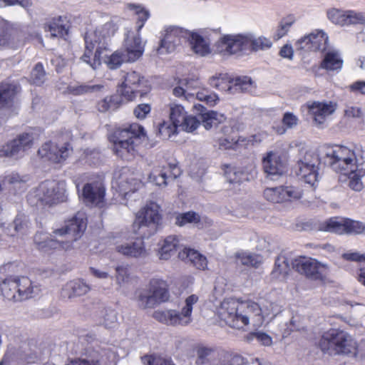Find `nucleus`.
Returning a JSON list of instances; mask_svg holds the SVG:
<instances>
[{"mask_svg": "<svg viewBox=\"0 0 365 365\" xmlns=\"http://www.w3.org/2000/svg\"><path fill=\"white\" fill-rule=\"evenodd\" d=\"M321 351L328 356H356L358 343L348 332L339 329H329L318 341Z\"/></svg>", "mask_w": 365, "mask_h": 365, "instance_id": "1", "label": "nucleus"}, {"mask_svg": "<svg viewBox=\"0 0 365 365\" xmlns=\"http://www.w3.org/2000/svg\"><path fill=\"white\" fill-rule=\"evenodd\" d=\"M145 135L143 126L133 123L125 128H115L108 136L114 153L123 160H131L135 153L136 142Z\"/></svg>", "mask_w": 365, "mask_h": 365, "instance_id": "2", "label": "nucleus"}, {"mask_svg": "<svg viewBox=\"0 0 365 365\" xmlns=\"http://www.w3.org/2000/svg\"><path fill=\"white\" fill-rule=\"evenodd\" d=\"M160 208L156 202H150L138 212L133 230L140 237L148 238L158 231L162 220Z\"/></svg>", "mask_w": 365, "mask_h": 365, "instance_id": "3", "label": "nucleus"}, {"mask_svg": "<svg viewBox=\"0 0 365 365\" xmlns=\"http://www.w3.org/2000/svg\"><path fill=\"white\" fill-rule=\"evenodd\" d=\"M271 46V41L264 37L252 38L247 36L237 35L224 36L219 46L221 48L220 51H224L230 54H233L247 48L258 51L269 48Z\"/></svg>", "mask_w": 365, "mask_h": 365, "instance_id": "4", "label": "nucleus"}, {"mask_svg": "<svg viewBox=\"0 0 365 365\" xmlns=\"http://www.w3.org/2000/svg\"><path fill=\"white\" fill-rule=\"evenodd\" d=\"M124 47V51H117L108 58L107 64L109 68L116 69L123 62H134L142 56L144 51V45L138 34L128 35Z\"/></svg>", "mask_w": 365, "mask_h": 365, "instance_id": "5", "label": "nucleus"}, {"mask_svg": "<svg viewBox=\"0 0 365 365\" xmlns=\"http://www.w3.org/2000/svg\"><path fill=\"white\" fill-rule=\"evenodd\" d=\"M354 154L349 148L336 145L327 147L324 157V163L336 172L344 173L346 175L353 172Z\"/></svg>", "mask_w": 365, "mask_h": 365, "instance_id": "6", "label": "nucleus"}, {"mask_svg": "<svg viewBox=\"0 0 365 365\" xmlns=\"http://www.w3.org/2000/svg\"><path fill=\"white\" fill-rule=\"evenodd\" d=\"M195 107L199 111L200 119L195 116L186 115L178 126L182 130L186 132L194 131L200 124V121L205 128L209 130L213 126L222 123L226 119L224 114L213 110H207V108L202 105L197 104Z\"/></svg>", "mask_w": 365, "mask_h": 365, "instance_id": "7", "label": "nucleus"}, {"mask_svg": "<svg viewBox=\"0 0 365 365\" xmlns=\"http://www.w3.org/2000/svg\"><path fill=\"white\" fill-rule=\"evenodd\" d=\"M170 292L167 282L153 278L150 281L149 291L142 292L138 297V305L143 309L153 308L162 302L168 301Z\"/></svg>", "mask_w": 365, "mask_h": 365, "instance_id": "8", "label": "nucleus"}, {"mask_svg": "<svg viewBox=\"0 0 365 365\" xmlns=\"http://www.w3.org/2000/svg\"><path fill=\"white\" fill-rule=\"evenodd\" d=\"M319 230L338 235H361L365 230V224L360 221L340 217H331L320 224Z\"/></svg>", "mask_w": 365, "mask_h": 365, "instance_id": "9", "label": "nucleus"}, {"mask_svg": "<svg viewBox=\"0 0 365 365\" xmlns=\"http://www.w3.org/2000/svg\"><path fill=\"white\" fill-rule=\"evenodd\" d=\"M150 90L148 81L135 71L127 73L122 86L118 90L128 101H133L137 96L140 98Z\"/></svg>", "mask_w": 365, "mask_h": 365, "instance_id": "10", "label": "nucleus"}, {"mask_svg": "<svg viewBox=\"0 0 365 365\" xmlns=\"http://www.w3.org/2000/svg\"><path fill=\"white\" fill-rule=\"evenodd\" d=\"M39 200L46 205L57 204L66 200V183L64 181L46 180L38 189Z\"/></svg>", "mask_w": 365, "mask_h": 365, "instance_id": "11", "label": "nucleus"}, {"mask_svg": "<svg viewBox=\"0 0 365 365\" xmlns=\"http://www.w3.org/2000/svg\"><path fill=\"white\" fill-rule=\"evenodd\" d=\"M227 324L239 331L247 332L244 336V340L247 342H251L256 339L261 344L264 346H270L272 344V339L267 334L258 331L261 324H251L250 321H227Z\"/></svg>", "mask_w": 365, "mask_h": 365, "instance_id": "12", "label": "nucleus"}, {"mask_svg": "<svg viewBox=\"0 0 365 365\" xmlns=\"http://www.w3.org/2000/svg\"><path fill=\"white\" fill-rule=\"evenodd\" d=\"M293 269L312 280H323L325 267L316 259L299 257L291 261Z\"/></svg>", "mask_w": 365, "mask_h": 365, "instance_id": "13", "label": "nucleus"}, {"mask_svg": "<svg viewBox=\"0 0 365 365\" xmlns=\"http://www.w3.org/2000/svg\"><path fill=\"white\" fill-rule=\"evenodd\" d=\"M319 164V158L312 153H307L303 160L298 162L297 175L304 180V182L312 186L317 180V166Z\"/></svg>", "mask_w": 365, "mask_h": 365, "instance_id": "14", "label": "nucleus"}, {"mask_svg": "<svg viewBox=\"0 0 365 365\" xmlns=\"http://www.w3.org/2000/svg\"><path fill=\"white\" fill-rule=\"evenodd\" d=\"M327 34L322 30H317L299 39L296 43V46L297 49L305 51H324L327 48Z\"/></svg>", "mask_w": 365, "mask_h": 365, "instance_id": "15", "label": "nucleus"}, {"mask_svg": "<svg viewBox=\"0 0 365 365\" xmlns=\"http://www.w3.org/2000/svg\"><path fill=\"white\" fill-rule=\"evenodd\" d=\"M252 83L251 78L248 76L236 77L230 80L226 84L220 82V78L217 77H212L210 79V84L212 86L223 89L231 94L248 92L251 90Z\"/></svg>", "mask_w": 365, "mask_h": 365, "instance_id": "16", "label": "nucleus"}, {"mask_svg": "<svg viewBox=\"0 0 365 365\" xmlns=\"http://www.w3.org/2000/svg\"><path fill=\"white\" fill-rule=\"evenodd\" d=\"M302 195L301 190L294 186L266 188L264 191L265 199L274 203H279L292 199L297 200L301 198Z\"/></svg>", "mask_w": 365, "mask_h": 365, "instance_id": "17", "label": "nucleus"}, {"mask_svg": "<svg viewBox=\"0 0 365 365\" xmlns=\"http://www.w3.org/2000/svg\"><path fill=\"white\" fill-rule=\"evenodd\" d=\"M86 228V223L83 219L76 216L66 221L63 227L55 230L53 233L61 237L65 236L66 242L76 241L82 236Z\"/></svg>", "mask_w": 365, "mask_h": 365, "instance_id": "18", "label": "nucleus"}, {"mask_svg": "<svg viewBox=\"0 0 365 365\" xmlns=\"http://www.w3.org/2000/svg\"><path fill=\"white\" fill-rule=\"evenodd\" d=\"M34 139L32 134L24 133L20 134L17 138L8 143L4 148L3 151L5 155L8 157L19 158L31 148Z\"/></svg>", "mask_w": 365, "mask_h": 365, "instance_id": "19", "label": "nucleus"}, {"mask_svg": "<svg viewBox=\"0 0 365 365\" xmlns=\"http://www.w3.org/2000/svg\"><path fill=\"white\" fill-rule=\"evenodd\" d=\"M68 145L58 147L51 142L44 143L38 150L41 158H45L52 163H59L65 160L69 155Z\"/></svg>", "mask_w": 365, "mask_h": 365, "instance_id": "20", "label": "nucleus"}, {"mask_svg": "<svg viewBox=\"0 0 365 365\" xmlns=\"http://www.w3.org/2000/svg\"><path fill=\"white\" fill-rule=\"evenodd\" d=\"M252 304L250 302H240L239 299L229 298L225 299L221 303L220 309V319H226L227 318H236L239 319V315L242 314L245 308Z\"/></svg>", "mask_w": 365, "mask_h": 365, "instance_id": "21", "label": "nucleus"}, {"mask_svg": "<svg viewBox=\"0 0 365 365\" xmlns=\"http://www.w3.org/2000/svg\"><path fill=\"white\" fill-rule=\"evenodd\" d=\"M264 173L272 180H276L284 173V165L279 155L269 152L262 160Z\"/></svg>", "mask_w": 365, "mask_h": 365, "instance_id": "22", "label": "nucleus"}, {"mask_svg": "<svg viewBox=\"0 0 365 365\" xmlns=\"http://www.w3.org/2000/svg\"><path fill=\"white\" fill-rule=\"evenodd\" d=\"M34 242L36 248L43 252L58 248H66V242L54 239L51 234L38 232L34 237Z\"/></svg>", "mask_w": 365, "mask_h": 365, "instance_id": "23", "label": "nucleus"}, {"mask_svg": "<svg viewBox=\"0 0 365 365\" xmlns=\"http://www.w3.org/2000/svg\"><path fill=\"white\" fill-rule=\"evenodd\" d=\"M15 281L18 286L17 298L19 302L34 297L41 292L39 286L27 277H15Z\"/></svg>", "mask_w": 365, "mask_h": 365, "instance_id": "24", "label": "nucleus"}, {"mask_svg": "<svg viewBox=\"0 0 365 365\" xmlns=\"http://www.w3.org/2000/svg\"><path fill=\"white\" fill-rule=\"evenodd\" d=\"M82 196L86 203L99 205L105 196V188L98 183H86L83 188Z\"/></svg>", "mask_w": 365, "mask_h": 365, "instance_id": "25", "label": "nucleus"}, {"mask_svg": "<svg viewBox=\"0 0 365 365\" xmlns=\"http://www.w3.org/2000/svg\"><path fill=\"white\" fill-rule=\"evenodd\" d=\"M180 31L178 28L167 29L163 38L160 40L158 53L165 54L174 51L180 44V38L177 36Z\"/></svg>", "mask_w": 365, "mask_h": 365, "instance_id": "26", "label": "nucleus"}, {"mask_svg": "<svg viewBox=\"0 0 365 365\" xmlns=\"http://www.w3.org/2000/svg\"><path fill=\"white\" fill-rule=\"evenodd\" d=\"M143 238L137 239L134 242H126L116 247L118 252L130 257H144L146 256Z\"/></svg>", "mask_w": 365, "mask_h": 365, "instance_id": "27", "label": "nucleus"}, {"mask_svg": "<svg viewBox=\"0 0 365 365\" xmlns=\"http://www.w3.org/2000/svg\"><path fill=\"white\" fill-rule=\"evenodd\" d=\"M129 175L130 173L128 168H123L118 172L115 173V178L118 180V185L123 188L125 190H128L125 192L126 195L129 192H135L141 185L140 180L133 177L129 178Z\"/></svg>", "mask_w": 365, "mask_h": 365, "instance_id": "28", "label": "nucleus"}, {"mask_svg": "<svg viewBox=\"0 0 365 365\" xmlns=\"http://www.w3.org/2000/svg\"><path fill=\"white\" fill-rule=\"evenodd\" d=\"M20 87L14 83H0V108L11 106Z\"/></svg>", "mask_w": 365, "mask_h": 365, "instance_id": "29", "label": "nucleus"}, {"mask_svg": "<svg viewBox=\"0 0 365 365\" xmlns=\"http://www.w3.org/2000/svg\"><path fill=\"white\" fill-rule=\"evenodd\" d=\"M197 301L198 297L195 294H192L186 298L185 304L182 308L180 312L173 309L167 310L163 312L164 317L168 319H181V316L189 317L191 315L193 304Z\"/></svg>", "mask_w": 365, "mask_h": 365, "instance_id": "30", "label": "nucleus"}, {"mask_svg": "<svg viewBox=\"0 0 365 365\" xmlns=\"http://www.w3.org/2000/svg\"><path fill=\"white\" fill-rule=\"evenodd\" d=\"M182 239L178 236H168L163 242L160 250V259H168L174 252L181 249L183 244L181 242Z\"/></svg>", "mask_w": 365, "mask_h": 365, "instance_id": "31", "label": "nucleus"}, {"mask_svg": "<svg viewBox=\"0 0 365 365\" xmlns=\"http://www.w3.org/2000/svg\"><path fill=\"white\" fill-rule=\"evenodd\" d=\"M0 293L9 301L19 302L17 298L19 290L15 277H7L0 282Z\"/></svg>", "mask_w": 365, "mask_h": 365, "instance_id": "32", "label": "nucleus"}, {"mask_svg": "<svg viewBox=\"0 0 365 365\" xmlns=\"http://www.w3.org/2000/svg\"><path fill=\"white\" fill-rule=\"evenodd\" d=\"M90 290V287L81 280H73L68 282L63 288V295L68 298L81 296Z\"/></svg>", "mask_w": 365, "mask_h": 365, "instance_id": "33", "label": "nucleus"}, {"mask_svg": "<svg viewBox=\"0 0 365 365\" xmlns=\"http://www.w3.org/2000/svg\"><path fill=\"white\" fill-rule=\"evenodd\" d=\"M187 38L191 48L195 53L204 56L210 52L209 44L202 36L195 32H190L188 34Z\"/></svg>", "mask_w": 365, "mask_h": 365, "instance_id": "34", "label": "nucleus"}, {"mask_svg": "<svg viewBox=\"0 0 365 365\" xmlns=\"http://www.w3.org/2000/svg\"><path fill=\"white\" fill-rule=\"evenodd\" d=\"M178 126L170 120L169 121H163L160 123L155 130V133L163 140H174L178 134Z\"/></svg>", "mask_w": 365, "mask_h": 365, "instance_id": "35", "label": "nucleus"}, {"mask_svg": "<svg viewBox=\"0 0 365 365\" xmlns=\"http://www.w3.org/2000/svg\"><path fill=\"white\" fill-rule=\"evenodd\" d=\"M343 60L337 51H329L321 63V68L329 71L340 70L342 68Z\"/></svg>", "mask_w": 365, "mask_h": 365, "instance_id": "36", "label": "nucleus"}, {"mask_svg": "<svg viewBox=\"0 0 365 365\" xmlns=\"http://www.w3.org/2000/svg\"><path fill=\"white\" fill-rule=\"evenodd\" d=\"M121 101L122 97L119 95L107 96L97 103L96 108L101 113H105L110 109L115 110L119 107Z\"/></svg>", "mask_w": 365, "mask_h": 365, "instance_id": "37", "label": "nucleus"}, {"mask_svg": "<svg viewBox=\"0 0 365 365\" xmlns=\"http://www.w3.org/2000/svg\"><path fill=\"white\" fill-rule=\"evenodd\" d=\"M128 7L130 10L133 11L135 14L138 16L137 19V31L143 27L145 21L150 17V12L144 6L140 4H129Z\"/></svg>", "mask_w": 365, "mask_h": 365, "instance_id": "38", "label": "nucleus"}, {"mask_svg": "<svg viewBox=\"0 0 365 365\" xmlns=\"http://www.w3.org/2000/svg\"><path fill=\"white\" fill-rule=\"evenodd\" d=\"M13 224L17 236H24L29 233L31 227V222L29 217L25 215H17L13 221Z\"/></svg>", "mask_w": 365, "mask_h": 365, "instance_id": "39", "label": "nucleus"}, {"mask_svg": "<svg viewBox=\"0 0 365 365\" xmlns=\"http://www.w3.org/2000/svg\"><path fill=\"white\" fill-rule=\"evenodd\" d=\"M102 88L103 86L101 85L79 84L68 86L67 89L70 94L73 96H81L99 91Z\"/></svg>", "mask_w": 365, "mask_h": 365, "instance_id": "40", "label": "nucleus"}, {"mask_svg": "<svg viewBox=\"0 0 365 365\" xmlns=\"http://www.w3.org/2000/svg\"><path fill=\"white\" fill-rule=\"evenodd\" d=\"M225 175L231 184L241 183L247 180V174L236 168L227 167Z\"/></svg>", "mask_w": 365, "mask_h": 365, "instance_id": "41", "label": "nucleus"}, {"mask_svg": "<svg viewBox=\"0 0 365 365\" xmlns=\"http://www.w3.org/2000/svg\"><path fill=\"white\" fill-rule=\"evenodd\" d=\"M327 18L334 24L346 26L347 11L332 8L327 11Z\"/></svg>", "mask_w": 365, "mask_h": 365, "instance_id": "42", "label": "nucleus"}, {"mask_svg": "<svg viewBox=\"0 0 365 365\" xmlns=\"http://www.w3.org/2000/svg\"><path fill=\"white\" fill-rule=\"evenodd\" d=\"M290 269V264L288 259L284 255H279L275 260L274 267L272 274L277 277L279 275L288 274Z\"/></svg>", "mask_w": 365, "mask_h": 365, "instance_id": "43", "label": "nucleus"}, {"mask_svg": "<svg viewBox=\"0 0 365 365\" xmlns=\"http://www.w3.org/2000/svg\"><path fill=\"white\" fill-rule=\"evenodd\" d=\"M334 110V106L331 103L314 102L309 107V111L312 114L331 115Z\"/></svg>", "mask_w": 365, "mask_h": 365, "instance_id": "44", "label": "nucleus"}, {"mask_svg": "<svg viewBox=\"0 0 365 365\" xmlns=\"http://www.w3.org/2000/svg\"><path fill=\"white\" fill-rule=\"evenodd\" d=\"M186 116L184 108L180 105H171L170 108V120L178 127Z\"/></svg>", "mask_w": 365, "mask_h": 365, "instance_id": "45", "label": "nucleus"}, {"mask_svg": "<svg viewBox=\"0 0 365 365\" xmlns=\"http://www.w3.org/2000/svg\"><path fill=\"white\" fill-rule=\"evenodd\" d=\"M200 220V215L195 212H187L178 215L175 218V224L183 226L186 223L198 222Z\"/></svg>", "mask_w": 365, "mask_h": 365, "instance_id": "46", "label": "nucleus"}, {"mask_svg": "<svg viewBox=\"0 0 365 365\" xmlns=\"http://www.w3.org/2000/svg\"><path fill=\"white\" fill-rule=\"evenodd\" d=\"M31 79L32 83L36 86L42 85L46 81V72L41 63H38L33 68Z\"/></svg>", "mask_w": 365, "mask_h": 365, "instance_id": "47", "label": "nucleus"}, {"mask_svg": "<svg viewBox=\"0 0 365 365\" xmlns=\"http://www.w3.org/2000/svg\"><path fill=\"white\" fill-rule=\"evenodd\" d=\"M240 302H250L252 304H251L252 307L249 306L248 308H245V311L242 312V314L239 315V319H250V318L260 314L261 309L258 304L251 300L240 301Z\"/></svg>", "mask_w": 365, "mask_h": 365, "instance_id": "48", "label": "nucleus"}, {"mask_svg": "<svg viewBox=\"0 0 365 365\" xmlns=\"http://www.w3.org/2000/svg\"><path fill=\"white\" fill-rule=\"evenodd\" d=\"M298 123V118L292 113H285L282 118V124L286 128H278L277 130L279 134H284L287 128H293Z\"/></svg>", "mask_w": 365, "mask_h": 365, "instance_id": "49", "label": "nucleus"}, {"mask_svg": "<svg viewBox=\"0 0 365 365\" xmlns=\"http://www.w3.org/2000/svg\"><path fill=\"white\" fill-rule=\"evenodd\" d=\"M294 22L295 19L293 16H288L282 19L277 31V39L285 36Z\"/></svg>", "mask_w": 365, "mask_h": 365, "instance_id": "50", "label": "nucleus"}, {"mask_svg": "<svg viewBox=\"0 0 365 365\" xmlns=\"http://www.w3.org/2000/svg\"><path fill=\"white\" fill-rule=\"evenodd\" d=\"M142 361L144 365H175L170 359L155 355L145 356Z\"/></svg>", "mask_w": 365, "mask_h": 365, "instance_id": "51", "label": "nucleus"}, {"mask_svg": "<svg viewBox=\"0 0 365 365\" xmlns=\"http://www.w3.org/2000/svg\"><path fill=\"white\" fill-rule=\"evenodd\" d=\"M156 173L157 172L150 174L148 178L150 182H153L158 186L167 185L169 180L168 172L166 170H160L158 173Z\"/></svg>", "mask_w": 365, "mask_h": 365, "instance_id": "52", "label": "nucleus"}, {"mask_svg": "<svg viewBox=\"0 0 365 365\" xmlns=\"http://www.w3.org/2000/svg\"><path fill=\"white\" fill-rule=\"evenodd\" d=\"M365 24V13L347 10L346 25Z\"/></svg>", "mask_w": 365, "mask_h": 365, "instance_id": "53", "label": "nucleus"}, {"mask_svg": "<svg viewBox=\"0 0 365 365\" xmlns=\"http://www.w3.org/2000/svg\"><path fill=\"white\" fill-rule=\"evenodd\" d=\"M48 31L53 37H64L68 34V29L66 26L57 22H53L48 25Z\"/></svg>", "mask_w": 365, "mask_h": 365, "instance_id": "54", "label": "nucleus"}, {"mask_svg": "<svg viewBox=\"0 0 365 365\" xmlns=\"http://www.w3.org/2000/svg\"><path fill=\"white\" fill-rule=\"evenodd\" d=\"M200 255L195 250L184 247L182 251L179 252L178 256L182 260H187L193 264L196 258L199 257Z\"/></svg>", "mask_w": 365, "mask_h": 365, "instance_id": "55", "label": "nucleus"}, {"mask_svg": "<svg viewBox=\"0 0 365 365\" xmlns=\"http://www.w3.org/2000/svg\"><path fill=\"white\" fill-rule=\"evenodd\" d=\"M85 43L86 51L84 52V54L82 56L81 59L93 68V65L90 62V58L95 45L94 43H93L91 41H89V37L87 35L85 36Z\"/></svg>", "mask_w": 365, "mask_h": 365, "instance_id": "56", "label": "nucleus"}, {"mask_svg": "<svg viewBox=\"0 0 365 365\" xmlns=\"http://www.w3.org/2000/svg\"><path fill=\"white\" fill-rule=\"evenodd\" d=\"M150 112V106L148 103L139 104L133 110L135 116L138 119H143Z\"/></svg>", "mask_w": 365, "mask_h": 365, "instance_id": "57", "label": "nucleus"}, {"mask_svg": "<svg viewBox=\"0 0 365 365\" xmlns=\"http://www.w3.org/2000/svg\"><path fill=\"white\" fill-rule=\"evenodd\" d=\"M212 352V349L205 346H199L197 349V359L196 363L200 365H204L207 356Z\"/></svg>", "mask_w": 365, "mask_h": 365, "instance_id": "58", "label": "nucleus"}, {"mask_svg": "<svg viewBox=\"0 0 365 365\" xmlns=\"http://www.w3.org/2000/svg\"><path fill=\"white\" fill-rule=\"evenodd\" d=\"M238 259L240 263L243 265L257 267L259 264V262L257 260V257L251 255H242V256H239Z\"/></svg>", "mask_w": 365, "mask_h": 365, "instance_id": "59", "label": "nucleus"}, {"mask_svg": "<svg viewBox=\"0 0 365 365\" xmlns=\"http://www.w3.org/2000/svg\"><path fill=\"white\" fill-rule=\"evenodd\" d=\"M9 36L7 32L6 22L0 19V46L6 45L9 43Z\"/></svg>", "mask_w": 365, "mask_h": 365, "instance_id": "60", "label": "nucleus"}, {"mask_svg": "<svg viewBox=\"0 0 365 365\" xmlns=\"http://www.w3.org/2000/svg\"><path fill=\"white\" fill-rule=\"evenodd\" d=\"M101 153L98 150H87V162L91 164L97 165L101 161Z\"/></svg>", "mask_w": 365, "mask_h": 365, "instance_id": "61", "label": "nucleus"}, {"mask_svg": "<svg viewBox=\"0 0 365 365\" xmlns=\"http://www.w3.org/2000/svg\"><path fill=\"white\" fill-rule=\"evenodd\" d=\"M349 186L355 191H360L363 187L361 179L356 175L353 174L349 178Z\"/></svg>", "mask_w": 365, "mask_h": 365, "instance_id": "62", "label": "nucleus"}, {"mask_svg": "<svg viewBox=\"0 0 365 365\" xmlns=\"http://www.w3.org/2000/svg\"><path fill=\"white\" fill-rule=\"evenodd\" d=\"M197 97L200 101H204L210 106H214L217 100L216 95H207L204 93H197Z\"/></svg>", "mask_w": 365, "mask_h": 365, "instance_id": "63", "label": "nucleus"}, {"mask_svg": "<svg viewBox=\"0 0 365 365\" xmlns=\"http://www.w3.org/2000/svg\"><path fill=\"white\" fill-rule=\"evenodd\" d=\"M68 365H101L98 360L95 359H75Z\"/></svg>", "mask_w": 365, "mask_h": 365, "instance_id": "64", "label": "nucleus"}]
</instances>
